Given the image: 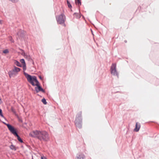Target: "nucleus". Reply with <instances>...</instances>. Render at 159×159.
I'll return each mask as SVG.
<instances>
[{
  "label": "nucleus",
  "mask_w": 159,
  "mask_h": 159,
  "mask_svg": "<svg viewBox=\"0 0 159 159\" xmlns=\"http://www.w3.org/2000/svg\"><path fill=\"white\" fill-rule=\"evenodd\" d=\"M30 136L38 139H49V135L46 131L36 130L29 133Z\"/></svg>",
  "instance_id": "f257e3e1"
},
{
  "label": "nucleus",
  "mask_w": 159,
  "mask_h": 159,
  "mask_svg": "<svg viewBox=\"0 0 159 159\" xmlns=\"http://www.w3.org/2000/svg\"><path fill=\"white\" fill-rule=\"evenodd\" d=\"M25 76L28 81L33 86H37L41 85L36 76L30 75L27 73H25Z\"/></svg>",
  "instance_id": "f03ea898"
},
{
  "label": "nucleus",
  "mask_w": 159,
  "mask_h": 159,
  "mask_svg": "<svg viewBox=\"0 0 159 159\" xmlns=\"http://www.w3.org/2000/svg\"><path fill=\"white\" fill-rule=\"evenodd\" d=\"M5 125L7 126L8 130L13 134L15 136L17 137V139H22L19 135L17 133V131L15 127L9 123H7L6 122L2 121Z\"/></svg>",
  "instance_id": "7ed1b4c3"
},
{
  "label": "nucleus",
  "mask_w": 159,
  "mask_h": 159,
  "mask_svg": "<svg viewBox=\"0 0 159 159\" xmlns=\"http://www.w3.org/2000/svg\"><path fill=\"white\" fill-rule=\"evenodd\" d=\"M82 112L80 111L77 114L75 121V125L79 129H81L82 128Z\"/></svg>",
  "instance_id": "20e7f679"
},
{
  "label": "nucleus",
  "mask_w": 159,
  "mask_h": 159,
  "mask_svg": "<svg viewBox=\"0 0 159 159\" xmlns=\"http://www.w3.org/2000/svg\"><path fill=\"white\" fill-rule=\"evenodd\" d=\"M66 17L65 15L61 14L59 15L56 16V19L57 24H62L65 22V19Z\"/></svg>",
  "instance_id": "39448f33"
},
{
  "label": "nucleus",
  "mask_w": 159,
  "mask_h": 159,
  "mask_svg": "<svg viewBox=\"0 0 159 159\" xmlns=\"http://www.w3.org/2000/svg\"><path fill=\"white\" fill-rule=\"evenodd\" d=\"M111 72L113 75L117 76L118 78V73L116 69V63H113L112 64L111 68Z\"/></svg>",
  "instance_id": "423d86ee"
},
{
  "label": "nucleus",
  "mask_w": 159,
  "mask_h": 159,
  "mask_svg": "<svg viewBox=\"0 0 159 159\" xmlns=\"http://www.w3.org/2000/svg\"><path fill=\"white\" fill-rule=\"evenodd\" d=\"M16 35L18 36V37L21 40L24 39L25 37V33L24 30H20L16 34Z\"/></svg>",
  "instance_id": "0eeeda50"
},
{
  "label": "nucleus",
  "mask_w": 159,
  "mask_h": 159,
  "mask_svg": "<svg viewBox=\"0 0 159 159\" xmlns=\"http://www.w3.org/2000/svg\"><path fill=\"white\" fill-rule=\"evenodd\" d=\"M20 61L22 64V67L23 68V74L25 75V73H26L25 71L26 70V65L25 61L24 58H22L20 59Z\"/></svg>",
  "instance_id": "6e6552de"
},
{
  "label": "nucleus",
  "mask_w": 159,
  "mask_h": 159,
  "mask_svg": "<svg viewBox=\"0 0 159 159\" xmlns=\"http://www.w3.org/2000/svg\"><path fill=\"white\" fill-rule=\"evenodd\" d=\"M140 127V124L138 122H137L136 123L135 127L134 130V131L137 132L139 131Z\"/></svg>",
  "instance_id": "1a4fd4ad"
},
{
  "label": "nucleus",
  "mask_w": 159,
  "mask_h": 159,
  "mask_svg": "<svg viewBox=\"0 0 159 159\" xmlns=\"http://www.w3.org/2000/svg\"><path fill=\"white\" fill-rule=\"evenodd\" d=\"M85 158V157L84 154L79 153L77 154L76 159H84Z\"/></svg>",
  "instance_id": "9d476101"
},
{
  "label": "nucleus",
  "mask_w": 159,
  "mask_h": 159,
  "mask_svg": "<svg viewBox=\"0 0 159 159\" xmlns=\"http://www.w3.org/2000/svg\"><path fill=\"white\" fill-rule=\"evenodd\" d=\"M15 72L13 71V69L12 70H10L8 72V74L10 78H11L13 75H15Z\"/></svg>",
  "instance_id": "9b49d317"
},
{
  "label": "nucleus",
  "mask_w": 159,
  "mask_h": 159,
  "mask_svg": "<svg viewBox=\"0 0 159 159\" xmlns=\"http://www.w3.org/2000/svg\"><path fill=\"white\" fill-rule=\"evenodd\" d=\"M14 64L17 66L20 67H22V65L20 64V62L17 60H15Z\"/></svg>",
  "instance_id": "f8f14e48"
},
{
  "label": "nucleus",
  "mask_w": 159,
  "mask_h": 159,
  "mask_svg": "<svg viewBox=\"0 0 159 159\" xmlns=\"http://www.w3.org/2000/svg\"><path fill=\"white\" fill-rule=\"evenodd\" d=\"M13 69V71L15 72L16 73H17L21 70V69L20 68L17 67L15 66H14V68Z\"/></svg>",
  "instance_id": "ddd939ff"
},
{
  "label": "nucleus",
  "mask_w": 159,
  "mask_h": 159,
  "mask_svg": "<svg viewBox=\"0 0 159 159\" xmlns=\"http://www.w3.org/2000/svg\"><path fill=\"white\" fill-rule=\"evenodd\" d=\"M41 87V85L37 86L35 87V90L36 93L40 92V89Z\"/></svg>",
  "instance_id": "4468645a"
},
{
  "label": "nucleus",
  "mask_w": 159,
  "mask_h": 159,
  "mask_svg": "<svg viewBox=\"0 0 159 159\" xmlns=\"http://www.w3.org/2000/svg\"><path fill=\"white\" fill-rule=\"evenodd\" d=\"M73 15H75V16L77 19H80L81 17V16H82V15L81 14H79L77 12L74 13Z\"/></svg>",
  "instance_id": "2eb2a0df"
},
{
  "label": "nucleus",
  "mask_w": 159,
  "mask_h": 159,
  "mask_svg": "<svg viewBox=\"0 0 159 159\" xmlns=\"http://www.w3.org/2000/svg\"><path fill=\"white\" fill-rule=\"evenodd\" d=\"M66 2L68 7L70 9H71L72 7L70 2L68 0H67Z\"/></svg>",
  "instance_id": "dca6fc26"
},
{
  "label": "nucleus",
  "mask_w": 159,
  "mask_h": 159,
  "mask_svg": "<svg viewBox=\"0 0 159 159\" xmlns=\"http://www.w3.org/2000/svg\"><path fill=\"white\" fill-rule=\"evenodd\" d=\"M16 117L17 118L18 121L20 123H23V120H22V118L21 117H20L18 115H17L16 116Z\"/></svg>",
  "instance_id": "f3484780"
},
{
  "label": "nucleus",
  "mask_w": 159,
  "mask_h": 159,
  "mask_svg": "<svg viewBox=\"0 0 159 159\" xmlns=\"http://www.w3.org/2000/svg\"><path fill=\"white\" fill-rule=\"evenodd\" d=\"M11 112L13 113V114L15 115V116L18 115L16 113V111H15V109L13 107H11Z\"/></svg>",
  "instance_id": "a211bd4d"
},
{
  "label": "nucleus",
  "mask_w": 159,
  "mask_h": 159,
  "mask_svg": "<svg viewBox=\"0 0 159 159\" xmlns=\"http://www.w3.org/2000/svg\"><path fill=\"white\" fill-rule=\"evenodd\" d=\"M0 116L1 117L3 118L6 120L7 121V119L3 116V114L2 110L0 108Z\"/></svg>",
  "instance_id": "6ab92c4d"
},
{
  "label": "nucleus",
  "mask_w": 159,
  "mask_h": 159,
  "mask_svg": "<svg viewBox=\"0 0 159 159\" xmlns=\"http://www.w3.org/2000/svg\"><path fill=\"white\" fill-rule=\"evenodd\" d=\"M75 3L76 5L80 6L81 5V0H75Z\"/></svg>",
  "instance_id": "aec40b11"
},
{
  "label": "nucleus",
  "mask_w": 159,
  "mask_h": 159,
  "mask_svg": "<svg viewBox=\"0 0 159 159\" xmlns=\"http://www.w3.org/2000/svg\"><path fill=\"white\" fill-rule=\"evenodd\" d=\"M41 102L44 105H46L47 104V102L46 101V100L44 98L41 99Z\"/></svg>",
  "instance_id": "412c9836"
},
{
  "label": "nucleus",
  "mask_w": 159,
  "mask_h": 159,
  "mask_svg": "<svg viewBox=\"0 0 159 159\" xmlns=\"http://www.w3.org/2000/svg\"><path fill=\"white\" fill-rule=\"evenodd\" d=\"M10 149L12 150H14V151L16 150V148L15 146L13 145H11L10 146Z\"/></svg>",
  "instance_id": "4be33fe9"
},
{
  "label": "nucleus",
  "mask_w": 159,
  "mask_h": 159,
  "mask_svg": "<svg viewBox=\"0 0 159 159\" xmlns=\"http://www.w3.org/2000/svg\"><path fill=\"white\" fill-rule=\"evenodd\" d=\"M2 52L5 54H7L9 52V51L8 49H6L3 50Z\"/></svg>",
  "instance_id": "5701e85b"
},
{
  "label": "nucleus",
  "mask_w": 159,
  "mask_h": 159,
  "mask_svg": "<svg viewBox=\"0 0 159 159\" xmlns=\"http://www.w3.org/2000/svg\"><path fill=\"white\" fill-rule=\"evenodd\" d=\"M25 58H26L28 60V61H29V60L30 59V58H31L30 56V55H26L25 57H24Z\"/></svg>",
  "instance_id": "b1692460"
},
{
  "label": "nucleus",
  "mask_w": 159,
  "mask_h": 159,
  "mask_svg": "<svg viewBox=\"0 0 159 159\" xmlns=\"http://www.w3.org/2000/svg\"><path fill=\"white\" fill-rule=\"evenodd\" d=\"M27 123L26 122H24L23 124V126L24 128H25L27 126Z\"/></svg>",
  "instance_id": "393cba45"
},
{
  "label": "nucleus",
  "mask_w": 159,
  "mask_h": 159,
  "mask_svg": "<svg viewBox=\"0 0 159 159\" xmlns=\"http://www.w3.org/2000/svg\"><path fill=\"white\" fill-rule=\"evenodd\" d=\"M21 55L24 56V57H25V56L27 55L25 52L24 50V52H22L21 53Z\"/></svg>",
  "instance_id": "a878e982"
},
{
  "label": "nucleus",
  "mask_w": 159,
  "mask_h": 159,
  "mask_svg": "<svg viewBox=\"0 0 159 159\" xmlns=\"http://www.w3.org/2000/svg\"><path fill=\"white\" fill-rule=\"evenodd\" d=\"M40 91L44 93L45 92V90L43 88L42 86L40 89Z\"/></svg>",
  "instance_id": "bb28decb"
},
{
  "label": "nucleus",
  "mask_w": 159,
  "mask_h": 159,
  "mask_svg": "<svg viewBox=\"0 0 159 159\" xmlns=\"http://www.w3.org/2000/svg\"><path fill=\"white\" fill-rule=\"evenodd\" d=\"M9 1H11L13 3H15L17 2L18 1V0H9Z\"/></svg>",
  "instance_id": "cd10ccee"
},
{
  "label": "nucleus",
  "mask_w": 159,
  "mask_h": 159,
  "mask_svg": "<svg viewBox=\"0 0 159 159\" xmlns=\"http://www.w3.org/2000/svg\"><path fill=\"white\" fill-rule=\"evenodd\" d=\"M39 77L41 80H43V78L42 77V76L41 75H39Z\"/></svg>",
  "instance_id": "c85d7f7f"
},
{
  "label": "nucleus",
  "mask_w": 159,
  "mask_h": 159,
  "mask_svg": "<svg viewBox=\"0 0 159 159\" xmlns=\"http://www.w3.org/2000/svg\"><path fill=\"white\" fill-rule=\"evenodd\" d=\"M34 61L31 58H30V59L29 60V61L32 62V61Z\"/></svg>",
  "instance_id": "c756f323"
},
{
  "label": "nucleus",
  "mask_w": 159,
  "mask_h": 159,
  "mask_svg": "<svg viewBox=\"0 0 159 159\" xmlns=\"http://www.w3.org/2000/svg\"><path fill=\"white\" fill-rule=\"evenodd\" d=\"M41 159H47V158L45 157L42 156L41 157Z\"/></svg>",
  "instance_id": "7c9ffc66"
},
{
  "label": "nucleus",
  "mask_w": 159,
  "mask_h": 159,
  "mask_svg": "<svg viewBox=\"0 0 159 159\" xmlns=\"http://www.w3.org/2000/svg\"><path fill=\"white\" fill-rule=\"evenodd\" d=\"M2 20H0V25H2Z\"/></svg>",
  "instance_id": "2f4dec72"
},
{
  "label": "nucleus",
  "mask_w": 159,
  "mask_h": 159,
  "mask_svg": "<svg viewBox=\"0 0 159 159\" xmlns=\"http://www.w3.org/2000/svg\"><path fill=\"white\" fill-rule=\"evenodd\" d=\"M3 102L2 101V100L1 98H0V104L2 103Z\"/></svg>",
  "instance_id": "473e14b6"
},
{
  "label": "nucleus",
  "mask_w": 159,
  "mask_h": 159,
  "mask_svg": "<svg viewBox=\"0 0 159 159\" xmlns=\"http://www.w3.org/2000/svg\"><path fill=\"white\" fill-rule=\"evenodd\" d=\"M20 142L22 143L23 142V140H18Z\"/></svg>",
  "instance_id": "72a5a7b5"
},
{
  "label": "nucleus",
  "mask_w": 159,
  "mask_h": 159,
  "mask_svg": "<svg viewBox=\"0 0 159 159\" xmlns=\"http://www.w3.org/2000/svg\"><path fill=\"white\" fill-rule=\"evenodd\" d=\"M90 30H91V33H92V34L93 35V31L92 30V29H90Z\"/></svg>",
  "instance_id": "f704fd0d"
},
{
  "label": "nucleus",
  "mask_w": 159,
  "mask_h": 159,
  "mask_svg": "<svg viewBox=\"0 0 159 159\" xmlns=\"http://www.w3.org/2000/svg\"><path fill=\"white\" fill-rule=\"evenodd\" d=\"M20 51H21L22 52H24V50L23 49H20Z\"/></svg>",
  "instance_id": "c9c22d12"
},
{
  "label": "nucleus",
  "mask_w": 159,
  "mask_h": 159,
  "mask_svg": "<svg viewBox=\"0 0 159 159\" xmlns=\"http://www.w3.org/2000/svg\"><path fill=\"white\" fill-rule=\"evenodd\" d=\"M32 63L33 65H34V61H32Z\"/></svg>",
  "instance_id": "e433bc0d"
},
{
  "label": "nucleus",
  "mask_w": 159,
  "mask_h": 159,
  "mask_svg": "<svg viewBox=\"0 0 159 159\" xmlns=\"http://www.w3.org/2000/svg\"><path fill=\"white\" fill-rule=\"evenodd\" d=\"M63 25L64 26H66V24H65V22L64 23H63Z\"/></svg>",
  "instance_id": "4c0bfd02"
},
{
  "label": "nucleus",
  "mask_w": 159,
  "mask_h": 159,
  "mask_svg": "<svg viewBox=\"0 0 159 159\" xmlns=\"http://www.w3.org/2000/svg\"><path fill=\"white\" fill-rule=\"evenodd\" d=\"M11 42H12V43H14V41L13 40H11Z\"/></svg>",
  "instance_id": "58836bf2"
},
{
  "label": "nucleus",
  "mask_w": 159,
  "mask_h": 159,
  "mask_svg": "<svg viewBox=\"0 0 159 159\" xmlns=\"http://www.w3.org/2000/svg\"><path fill=\"white\" fill-rule=\"evenodd\" d=\"M139 7L140 8V9H141L142 8V6H139Z\"/></svg>",
  "instance_id": "ea45409f"
},
{
  "label": "nucleus",
  "mask_w": 159,
  "mask_h": 159,
  "mask_svg": "<svg viewBox=\"0 0 159 159\" xmlns=\"http://www.w3.org/2000/svg\"><path fill=\"white\" fill-rule=\"evenodd\" d=\"M37 95L38 96H40V97H42V96H40L39 94H37Z\"/></svg>",
  "instance_id": "a19ab883"
},
{
  "label": "nucleus",
  "mask_w": 159,
  "mask_h": 159,
  "mask_svg": "<svg viewBox=\"0 0 159 159\" xmlns=\"http://www.w3.org/2000/svg\"><path fill=\"white\" fill-rule=\"evenodd\" d=\"M127 41H126V40H125V41H124V42H125V43H127Z\"/></svg>",
  "instance_id": "79ce46f5"
},
{
  "label": "nucleus",
  "mask_w": 159,
  "mask_h": 159,
  "mask_svg": "<svg viewBox=\"0 0 159 159\" xmlns=\"http://www.w3.org/2000/svg\"><path fill=\"white\" fill-rule=\"evenodd\" d=\"M157 82H159V79H158L157 80Z\"/></svg>",
  "instance_id": "37998d69"
},
{
  "label": "nucleus",
  "mask_w": 159,
  "mask_h": 159,
  "mask_svg": "<svg viewBox=\"0 0 159 159\" xmlns=\"http://www.w3.org/2000/svg\"><path fill=\"white\" fill-rule=\"evenodd\" d=\"M29 86H30V87H31V86H30V85H29Z\"/></svg>",
  "instance_id": "c03bdc74"
},
{
  "label": "nucleus",
  "mask_w": 159,
  "mask_h": 159,
  "mask_svg": "<svg viewBox=\"0 0 159 159\" xmlns=\"http://www.w3.org/2000/svg\"><path fill=\"white\" fill-rule=\"evenodd\" d=\"M32 159H33V158H32Z\"/></svg>",
  "instance_id": "a18cd8bd"
}]
</instances>
